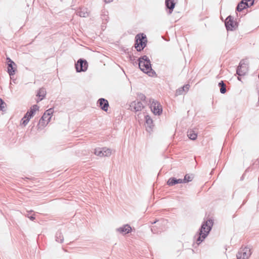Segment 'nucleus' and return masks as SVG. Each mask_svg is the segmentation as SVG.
<instances>
[{
  "label": "nucleus",
  "mask_w": 259,
  "mask_h": 259,
  "mask_svg": "<svg viewBox=\"0 0 259 259\" xmlns=\"http://www.w3.org/2000/svg\"><path fill=\"white\" fill-rule=\"evenodd\" d=\"M212 221L207 220L203 223L199 233V237L197 239L196 242L199 244L207 236L212 226Z\"/></svg>",
  "instance_id": "1"
},
{
  "label": "nucleus",
  "mask_w": 259,
  "mask_h": 259,
  "mask_svg": "<svg viewBox=\"0 0 259 259\" xmlns=\"http://www.w3.org/2000/svg\"><path fill=\"white\" fill-rule=\"evenodd\" d=\"M146 34L143 33L138 34L135 37V47L138 52H140L146 47Z\"/></svg>",
  "instance_id": "2"
},
{
  "label": "nucleus",
  "mask_w": 259,
  "mask_h": 259,
  "mask_svg": "<svg viewBox=\"0 0 259 259\" xmlns=\"http://www.w3.org/2000/svg\"><path fill=\"white\" fill-rule=\"evenodd\" d=\"M149 102L150 108L152 113L155 115H161L162 112L161 105L154 99H150Z\"/></svg>",
  "instance_id": "3"
},
{
  "label": "nucleus",
  "mask_w": 259,
  "mask_h": 259,
  "mask_svg": "<svg viewBox=\"0 0 259 259\" xmlns=\"http://www.w3.org/2000/svg\"><path fill=\"white\" fill-rule=\"evenodd\" d=\"M75 69L77 72H85L88 68V63L84 59H78L75 64Z\"/></svg>",
  "instance_id": "4"
},
{
  "label": "nucleus",
  "mask_w": 259,
  "mask_h": 259,
  "mask_svg": "<svg viewBox=\"0 0 259 259\" xmlns=\"http://www.w3.org/2000/svg\"><path fill=\"white\" fill-rule=\"evenodd\" d=\"M251 253L249 247H241L237 255V259H247L250 256Z\"/></svg>",
  "instance_id": "5"
},
{
  "label": "nucleus",
  "mask_w": 259,
  "mask_h": 259,
  "mask_svg": "<svg viewBox=\"0 0 259 259\" xmlns=\"http://www.w3.org/2000/svg\"><path fill=\"white\" fill-rule=\"evenodd\" d=\"M7 72L10 76H13L16 71V64L9 57H7Z\"/></svg>",
  "instance_id": "6"
},
{
  "label": "nucleus",
  "mask_w": 259,
  "mask_h": 259,
  "mask_svg": "<svg viewBox=\"0 0 259 259\" xmlns=\"http://www.w3.org/2000/svg\"><path fill=\"white\" fill-rule=\"evenodd\" d=\"M248 71V63L246 61H241L240 65L237 70V73L238 75L241 76L245 75Z\"/></svg>",
  "instance_id": "7"
},
{
  "label": "nucleus",
  "mask_w": 259,
  "mask_h": 259,
  "mask_svg": "<svg viewBox=\"0 0 259 259\" xmlns=\"http://www.w3.org/2000/svg\"><path fill=\"white\" fill-rule=\"evenodd\" d=\"M97 104L99 107L104 111L107 112L109 106V102L107 100L103 98L98 99Z\"/></svg>",
  "instance_id": "8"
},
{
  "label": "nucleus",
  "mask_w": 259,
  "mask_h": 259,
  "mask_svg": "<svg viewBox=\"0 0 259 259\" xmlns=\"http://www.w3.org/2000/svg\"><path fill=\"white\" fill-rule=\"evenodd\" d=\"M116 231L122 235H125L131 233L132 231V229L130 225L125 224L117 228Z\"/></svg>",
  "instance_id": "9"
},
{
  "label": "nucleus",
  "mask_w": 259,
  "mask_h": 259,
  "mask_svg": "<svg viewBox=\"0 0 259 259\" xmlns=\"http://www.w3.org/2000/svg\"><path fill=\"white\" fill-rule=\"evenodd\" d=\"M225 25L227 30H233L236 27V23L231 16H229L226 19Z\"/></svg>",
  "instance_id": "10"
},
{
  "label": "nucleus",
  "mask_w": 259,
  "mask_h": 259,
  "mask_svg": "<svg viewBox=\"0 0 259 259\" xmlns=\"http://www.w3.org/2000/svg\"><path fill=\"white\" fill-rule=\"evenodd\" d=\"M139 69L146 73V55H144L137 60Z\"/></svg>",
  "instance_id": "11"
},
{
  "label": "nucleus",
  "mask_w": 259,
  "mask_h": 259,
  "mask_svg": "<svg viewBox=\"0 0 259 259\" xmlns=\"http://www.w3.org/2000/svg\"><path fill=\"white\" fill-rule=\"evenodd\" d=\"M246 0H242L241 3H240L237 7V10L238 11H241L244 9L246 8V7H250L252 6L253 4L254 0H248V2H250V3H247L246 2H244V1H246Z\"/></svg>",
  "instance_id": "12"
},
{
  "label": "nucleus",
  "mask_w": 259,
  "mask_h": 259,
  "mask_svg": "<svg viewBox=\"0 0 259 259\" xmlns=\"http://www.w3.org/2000/svg\"><path fill=\"white\" fill-rule=\"evenodd\" d=\"M39 110V106L37 105H33L30 109L25 114V115L31 118L33 116L35 112Z\"/></svg>",
  "instance_id": "13"
},
{
  "label": "nucleus",
  "mask_w": 259,
  "mask_h": 259,
  "mask_svg": "<svg viewBox=\"0 0 259 259\" xmlns=\"http://www.w3.org/2000/svg\"><path fill=\"white\" fill-rule=\"evenodd\" d=\"M47 92L46 89L44 88H40L37 92L36 96L39 98V100H37V103L42 100L46 97Z\"/></svg>",
  "instance_id": "14"
},
{
  "label": "nucleus",
  "mask_w": 259,
  "mask_h": 259,
  "mask_svg": "<svg viewBox=\"0 0 259 259\" xmlns=\"http://www.w3.org/2000/svg\"><path fill=\"white\" fill-rule=\"evenodd\" d=\"M131 107H134L136 111H139L144 108V105L141 101H135L132 103Z\"/></svg>",
  "instance_id": "15"
},
{
  "label": "nucleus",
  "mask_w": 259,
  "mask_h": 259,
  "mask_svg": "<svg viewBox=\"0 0 259 259\" xmlns=\"http://www.w3.org/2000/svg\"><path fill=\"white\" fill-rule=\"evenodd\" d=\"M147 75L151 77L156 76L155 72L152 70L150 63V60L147 59Z\"/></svg>",
  "instance_id": "16"
},
{
  "label": "nucleus",
  "mask_w": 259,
  "mask_h": 259,
  "mask_svg": "<svg viewBox=\"0 0 259 259\" xmlns=\"http://www.w3.org/2000/svg\"><path fill=\"white\" fill-rule=\"evenodd\" d=\"M176 0H165V4L166 7L169 9V13L170 14L175 8Z\"/></svg>",
  "instance_id": "17"
},
{
  "label": "nucleus",
  "mask_w": 259,
  "mask_h": 259,
  "mask_svg": "<svg viewBox=\"0 0 259 259\" xmlns=\"http://www.w3.org/2000/svg\"><path fill=\"white\" fill-rule=\"evenodd\" d=\"M77 14L81 17H87L89 16L88 9L85 8H81L77 11Z\"/></svg>",
  "instance_id": "18"
},
{
  "label": "nucleus",
  "mask_w": 259,
  "mask_h": 259,
  "mask_svg": "<svg viewBox=\"0 0 259 259\" xmlns=\"http://www.w3.org/2000/svg\"><path fill=\"white\" fill-rule=\"evenodd\" d=\"M55 240L59 243H62L64 241V237L62 232L58 231L55 235Z\"/></svg>",
  "instance_id": "19"
},
{
  "label": "nucleus",
  "mask_w": 259,
  "mask_h": 259,
  "mask_svg": "<svg viewBox=\"0 0 259 259\" xmlns=\"http://www.w3.org/2000/svg\"><path fill=\"white\" fill-rule=\"evenodd\" d=\"M187 136L190 139L192 140H195L197 137V134L193 130H190L188 131Z\"/></svg>",
  "instance_id": "20"
},
{
  "label": "nucleus",
  "mask_w": 259,
  "mask_h": 259,
  "mask_svg": "<svg viewBox=\"0 0 259 259\" xmlns=\"http://www.w3.org/2000/svg\"><path fill=\"white\" fill-rule=\"evenodd\" d=\"M189 88V85L187 84L184 85L182 88L179 89L176 91V95H180L183 94L184 92H186L188 91Z\"/></svg>",
  "instance_id": "21"
},
{
  "label": "nucleus",
  "mask_w": 259,
  "mask_h": 259,
  "mask_svg": "<svg viewBox=\"0 0 259 259\" xmlns=\"http://www.w3.org/2000/svg\"><path fill=\"white\" fill-rule=\"evenodd\" d=\"M48 116L46 115V113H44L43 115L39 119L38 122H37V129H39L40 128V124H41V120H45L48 122Z\"/></svg>",
  "instance_id": "22"
},
{
  "label": "nucleus",
  "mask_w": 259,
  "mask_h": 259,
  "mask_svg": "<svg viewBox=\"0 0 259 259\" xmlns=\"http://www.w3.org/2000/svg\"><path fill=\"white\" fill-rule=\"evenodd\" d=\"M53 112H54V109L52 108H51L47 110L45 112V113H46V115L48 116V118L47 119V120H48L47 123H49V122L50 121V120L51 119L52 115L53 114Z\"/></svg>",
  "instance_id": "23"
},
{
  "label": "nucleus",
  "mask_w": 259,
  "mask_h": 259,
  "mask_svg": "<svg viewBox=\"0 0 259 259\" xmlns=\"http://www.w3.org/2000/svg\"><path fill=\"white\" fill-rule=\"evenodd\" d=\"M146 122H147V125H148L149 128L150 129V131H151L152 130V128L154 127V124L153 123L152 119L148 116H147Z\"/></svg>",
  "instance_id": "24"
},
{
  "label": "nucleus",
  "mask_w": 259,
  "mask_h": 259,
  "mask_svg": "<svg viewBox=\"0 0 259 259\" xmlns=\"http://www.w3.org/2000/svg\"><path fill=\"white\" fill-rule=\"evenodd\" d=\"M102 152L103 153L104 156H109L111 154V151L110 149L106 147L102 148Z\"/></svg>",
  "instance_id": "25"
},
{
  "label": "nucleus",
  "mask_w": 259,
  "mask_h": 259,
  "mask_svg": "<svg viewBox=\"0 0 259 259\" xmlns=\"http://www.w3.org/2000/svg\"><path fill=\"white\" fill-rule=\"evenodd\" d=\"M30 119V118H29L26 115H24V117L21 119V121H22L21 124L24 126H26L27 124V123H28V122L29 121Z\"/></svg>",
  "instance_id": "26"
},
{
  "label": "nucleus",
  "mask_w": 259,
  "mask_h": 259,
  "mask_svg": "<svg viewBox=\"0 0 259 259\" xmlns=\"http://www.w3.org/2000/svg\"><path fill=\"white\" fill-rule=\"evenodd\" d=\"M6 104L4 100L0 98V111H4L6 110Z\"/></svg>",
  "instance_id": "27"
},
{
  "label": "nucleus",
  "mask_w": 259,
  "mask_h": 259,
  "mask_svg": "<svg viewBox=\"0 0 259 259\" xmlns=\"http://www.w3.org/2000/svg\"><path fill=\"white\" fill-rule=\"evenodd\" d=\"M94 153L96 155L99 156L100 157L104 156H103L104 154L102 152V148H98L95 149Z\"/></svg>",
  "instance_id": "28"
},
{
  "label": "nucleus",
  "mask_w": 259,
  "mask_h": 259,
  "mask_svg": "<svg viewBox=\"0 0 259 259\" xmlns=\"http://www.w3.org/2000/svg\"><path fill=\"white\" fill-rule=\"evenodd\" d=\"M219 85L221 87L220 89L221 93L222 94L225 93L226 92V88H225V85L223 81H222L221 82H219Z\"/></svg>",
  "instance_id": "29"
},
{
  "label": "nucleus",
  "mask_w": 259,
  "mask_h": 259,
  "mask_svg": "<svg viewBox=\"0 0 259 259\" xmlns=\"http://www.w3.org/2000/svg\"><path fill=\"white\" fill-rule=\"evenodd\" d=\"M193 178L192 175H186L184 179V183H187L191 181Z\"/></svg>",
  "instance_id": "30"
},
{
  "label": "nucleus",
  "mask_w": 259,
  "mask_h": 259,
  "mask_svg": "<svg viewBox=\"0 0 259 259\" xmlns=\"http://www.w3.org/2000/svg\"><path fill=\"white\" fill-rule=\"evenodd\" d=\"M167 183L168 185L173 186L176 184V179L175 178L169 179Z\"/></svg>",
  "instance_id": "31"
},
{
  "label": "nucleus",
  "mask_w": 259,
  "mask_h": 259,
  "mask_svg": "<svg viewBox=\"0 0 259 259\" xmlns=\"http://www.w3.org/2000/svg\"><path fill=\"white\" fill-rule=\"evenodd\" d=\"M101 19L103 21H105V22H108L109 17L107 14H104L101 15Z\"/></svg>",
  "instance_id": "32"
},
{
  "label": "nucleus",
  "mask_w": 259,
  "mask_h": 259,
  "mask_svg": "<svg viewBox=\"0 0 259 259\" xmlns=\"http://www.w3.org/2000/svg\"><path fill=\"white\" fill-rule=\"evenodd\" d=\"M138 97L139 99H141L142 101L144 102L146 100V96L145 95L143 94H139L138 95Z\"/></svg>",
  "instance_id": "33"
},
{
  "label": "nucleus",
  "mask_w": 259,
  "mask_h": 259,
  "mask_svg": "<svg viewBox=\"0 0 259 259\" xmlns=\"http://www.w3.org/2000/svg\"><path fill=\"white\" fill-rule=\"evenodd\" d=\"M38 122V120L37 119L35 118L34 121L31 123V126H32V128L34 127L35 126V124H36V125H37V122Z\"/></svg>",
  "instance_id": "34"
},
{
  "label": "nucleus",
  "mask_w": 259,
  "mask_h": 259,
  "mask_svg": "<svg viewBox=\"0 0 259 259\" xmlns=\"http://www.w3.org/2000/svg\"><path fill=\"white\" fill-rule=\"evenodd\" d=\"M48 123H47V121H45V120H41V124H40V128H41L42 127H44L45 125H46Z\"/></svg>",
  "instance_id": "35"
},
{
  "label": "nucleus",
  "mask_w": 259,
  "mask_h": 259,
  "mask_svg": "<svg viewBox=\"0 0 259 259\" xmlns=\"http://www.w3.org/2000/svg\"><path fill=\"white\" fill-rule=\"evenodd\" d=\"M184 183V179H176V184Z\"/></svg>",
  "instance_id": "36"
},
{
  "label": "nucleus",
  "mask_w": 259,
  "mask_h": 259,
  "mask_svg": "<svg viewBox=\"0 0 259 259\" xmlns=\"http://www.w3.org/2000/svg\"><path fill=\"white\" fill-rule=\"evenodd\" d=\"M28 218H29V219L31 221H34L35 220V217L34 215H31L30 217H29L28 215L27 216Z\"/></svg>",
  "instance_id": "37"
},
{
  "label": "nucleus",
  "mask_w": 259,
  "mask_h": 259,
  "mask_svg": "<svg viewBox=\"0 0 259 259\" xmlns=\"http://www.w3.org/2000/svg\"><path fill=\"white\" fill-rule=\"evenodd\" d=\"M112 1H113V0H105V2L106 3H110L111 2H112Z\"/></svg>",
  "instance_id": "38"
},
{
  "label": "nucleus",
  "mask_w": 259,
  "mask_h": 259,
  "mask_svg": "<svg viewBox=\"0 0 259 259\" xmlns=\"http://www.w3.org/2000/svg\"><path fill=\"white\" fill-rule=\"evenodd\" d=\"M143 116H144V119H145V120H146V115L145 114V113H144V112H143Z\"/></svg>",
  "instance_id": "39"
},
{
  "label": "nucleus",
  "mask_w": 259,
  "mask_h": 259,
  "mask_svg": "<svg viewBox=\"0 0 259 259\" xmlns=\"http://www.w3.org/2000/svg\"><path fill=\"white\" fill-rule=\"evenodd\" d=\"M244 2H246V3H250V2H248V0H246V1H244Z\"/></svg>",
  "instance_id": "40"
},
{
  "label": "nucleus",
  "mask_w": 259,
  "mask_h": 259,
  "mask_svg": "<svg viewBox=\"0 0 259 259\" xmlns=\"http://www.w3.org/2000/svg\"><path fill=\"white\" fill-rule=\"evenodd\" d=\"M144 125H146V120L144 122Z\"/></svg>",
  "instance_id": "41"
},
{
  "label": "nucleus",
  "mask_w": 259,
  "mask_h": 259,
  "mask_svg": "<svg viewBox=\"0 0 259 259\" xmlns=\"http://www.w3.org/2000/svg\"><path fill=\"white\" fill-rule=\"evenodd\" d=\"M24 179H29V178H27V177H25Z\"/></svg>",
  "instance_id": "42"
}]
</instances>
